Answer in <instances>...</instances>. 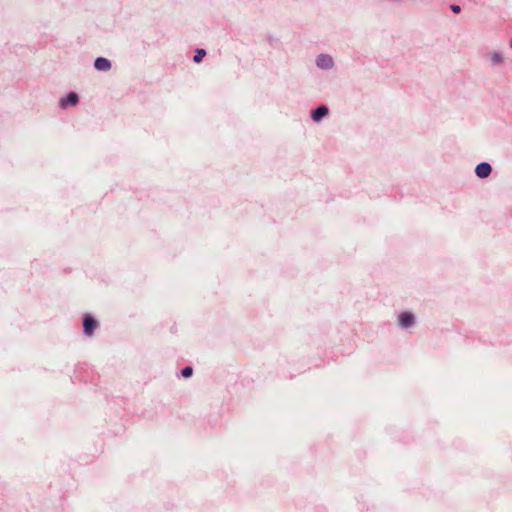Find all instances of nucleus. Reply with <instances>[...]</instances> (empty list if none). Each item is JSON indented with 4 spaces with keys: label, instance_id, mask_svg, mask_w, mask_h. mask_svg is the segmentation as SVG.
<instances>
[{
    "label": "nucleus",
    "instance_id": "1",
    "mask_svg": "<svg viewBox=\"0 0 512 512\" xmlns=\"http://www.w3.org/2000/svg\"><path fill=\"white\" fill-rule=\"evenodd\" d=\"M399 325L402 328H409L414 324V316L409 312H403L398 317Z\"/></svg>",
    "mask_w": 512,
    "mask_h": 512
},
{
    "label": "nucleus",
    "instance_id": "2",
    "mask_svg": "<svg viewBox=\"0 0 512 512\" xmlns=\"http://www.w3.org/2000/svg\"><path fill=\"white\" fill-rule=\"evenodd\" d=\"M491 166L486 162H482L476 166L475 173L480 178H486L491 173Z\"/></svg>",
    "mask_w": 512,
    "mask_h": 512
},
{
    "label": "nucleus",
    "instance_id": "3",
    "mask_svg": "<svg viewBox=\"0 0 512 512\" xmlns=\"http://www.w3.org/2000/svg\"><path fill=\"white\" fill-rule=\"evenodd\" d=\"M83 326H84V333L87 336H91L97 327V323L92 317L86 316L84 318Z\"/></svg>",
    "mask_w": 512,
    "mask_h": 512
},
{
    "label": "nucleus",
    "instance_id": "4",
    "mask_svg": "<svg viewBox=\"0 0 512 512\" xmlns=\"http://www.w3.org/2000/svg\"><path fill=\"white\" fill-rule=\"evenodd\" d=\"M78 103V95L75 92H70L66 98L60 100V106L66 108L68 105H76Z\"/></svg>",
    "mask_w": 512,
    "mask_h": 512
},
{
    "label": "nucleus",
    "instance_id": "5",
    "mask_svg": "<svg viewBox=\"0 0 512 512\" xmlns=\"http://www.w3.org/2000/svg\"><path fill=\"white\" fill-rule=\"evenodd\" d=\"M94 66L99 71H108L111 69L110 61L104 57H98L95 60Z\"/></svg>",
    "mask_w": 512,
    "mask_h": 512
},
{
    "label": "nucleus",
    "instance_id": "6",
    "mask_svg": "<svg viewBox=\"0 0 512 512\" xmlns=\"http://www.w3.org/2000/svg\"><path fill=\"white\" fill-rule=\"evenodd\" d=\"M333 60L329 55H320L317 59V66L323 69L331 68Z\"/></svg>",
    "mask_w": 512,
    "mask_h": 512
},
{
    "label": "nucleus",
    "instance_id": "7",
    "mask_svg": "<svg viewBox=\"0 0 512 512\" xmlns=\"http://www.w3.org/2000/svg\"><path fill=\"white\" fill-rule=\"evenodd\" d=\"M328 114V108L326 106H319L313 113L312 119L316 122L320 121L322 117Z\"/></svg>",
    "mask_w": 512,
    "mask_h": 512
},
{
    "label": "nucleus",
    "instance_id": "8",
    "mask_svg": "<svg viewBox=\"0 0 512 512\" xmlns=\"http://www.w3.org/2000/svg\"><path fill=\"white\" fill-rule=\"evenodd\" d=\"M205 55L206 51L204 49H197L196 54L194 56V61L196 63H199L204 58Z\"/></svg>",
    "mask_w": 512,
    "mask_h": 512
},
{
    "label": "nucleus",
    "instance_id": "9",
    "mask_svg": "<svg viewBox=\"0 0 512 512\" xmlns=\"http://www.w3.org/2000/svg\"><path fill=\"white\" fill-rule=\"evenodd\" d=\"M193 373V369L190 366H187L182 369L181 374L183 377H190Z\"/></svg>",
    "mask_w": 512,
    "mask_h": 512
},
{
    "label": "nucleus",
    "instance_id": "10",
    "mask_svg": "<svg viewBox=\"0 0 512 512\" xmlns=\"http://www.w3.org/2000/svg\"><path fill=\"white\" fill-rule=\"evenodd\" d=\"M492 61H493L494 63H500V62L502 61V56H501V54H499V53H494V54L492 55Z\"/></svg>",
    "mask_w": 512,
    "mask_h": 512
},
{
    "label": "nucleus",
    "instance_id": "11",
    "mask_svg": "<svg viewBox=\"0 0 512 512\" xmlns=\"http://www.w3.org/2000/svg\"><path fill=\"white\" fill-rule=\"evenodd\" d=\"M451 10H452L454 13H460L461 8H460V6H458V5H451Z\"/></svg>",
    "mask_w": 512,
    "mask_h": 512
},
{
    "label": "nucleus",
    "instance_id": "12",
    "mask_svg": "<svg viewBox=\"0 0 512 512\" xmlns=\"http://www.w3.org/2000/svg\"><path fill=\"white\" fill-rule=\"evenodd\" d=\"M511 47H512V41H511Z\"/></svg>",
    "mask_w": 512,
    "mask_h": 512
}]
</instances>
